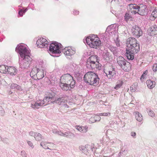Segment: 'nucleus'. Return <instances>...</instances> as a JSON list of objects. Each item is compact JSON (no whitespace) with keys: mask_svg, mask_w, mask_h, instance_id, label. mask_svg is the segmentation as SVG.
<instances>
[{"mask_svg":"<svg viewBox=\"0 0 157 157\" xmlns=\"http://www.w3.org/2000/svg\"><path fill=\"white\" fill-rule=\"evenodd\" d=\"M60 80L59 86L63 90H69L75 87V81L73 79V77L69 74H65L62 75Z\"/></svg>","mask_w":157,"mask_h":157,"instance_id":"1","label":"nucleus"},{"mask_svg":"<svg viewBox=\"0 0 157 157\" xmlns=\"http://www.w3.org/2000/svg\"><path fill=\"white\" fill-rule=\"evenodd\" d=\"M139 45L135 38L131 37L128 38V60L133 59L134 53H137L139 49Z\"/></svg>","mask_w":157,"mask_h":157,"instance_id":"2","label":"nucleus"},{"mask_svg":"<svg viewBox=\"0 0 157 157\" xmlns=\"http://www.w3.org/2000/svg\"><path fill=\"white\" fill-rule=\"evenodd\" d=\"M88 45L90 48L97 49L101 45V42L98 36L96 35H92L86 38Z\"/></svg>","mask_w":157,"mask_h":157,"instance_id":"3","label":"nucleus"},{"mask_svg":"<svg viewBox=\"0 0 157 157\" xmlns=\"http://www.w3.org/2000/svg\"><path fill=\"white\" fill-rule=\"evenodd\" d=\"M16 50L19 52L21 57L23 58V60L29 62L31 61L30 51L27 49L25 46L22 44L18 45L16 47Z\"/></svg>","mask_w":157,"mask_h":157,"instance_id":"4","label":"nucleus"},{"mask_svg":"<svg viewBox=\"0 0 157 157\" xmlns=\"http://www.w3.org/2000/svg\"><path fill=\"white\" fill-rule=\"evenodd\" d=\"M99 79L98 76L94 72L91 71L87 72L85 74L84 77V80L85 82L94 86L98 84Z\"/></svg>","mask_w":157,"mask_h":157,"instance_id":"5","label":"nucleus"},{"mask_svg":"<svg viewBox=\"0 0 157 157\" xmlns=\"http://www.w3.org/2000/svg\"><path fill=\"white\" fill-rule=\"evenodd\" d=\"M104 72L109 78H112L116 75L115 68L109 64H106L104 68Z\"/></svg>","mask_w":157,"mask_h":157,"instance_id":"6","label":"nucleus"},{"mask_svg":"<svg viewBox=\"0 0 157 157\" xmlns=\"http://www.w3.org/2000/svg\"><path fill=\"white\" fill-rule=\"evenodd\" d=\"M30 76L35 80L41 79L44 77L43 70L36 68H34L31 72Z\"/></svg>","mask_w":157,"mask_h":157,"instance_id":"7","label":"nucleus"},{"mask_svg":"<svg viewBox=\"0 0 157 157\" xmlns=\"http://www.w3.org/2000/svg\"><path fill=\"white\" fill-rule=\"evenodd\" d=\"M86 63L87 67L88 68L94 70L98 69V70L101 68V65L99 62L91 61L87 59Z\"/></svg>","mask_w":157,"mask_h":157,"instance_id":"8","label":"nucleus"},{"mask_svg":"<svg viewBox=\"0 0 157 157\" xmlns=\"http://www.w3.org/2000/svg\"><path fill=\"white\" fill-rule=\"evenodd\" d=\"M129 28L131 29L132 33L133 35L139 37L142 35V31L141 29L136 25H134L133 26L131 25H129Z\"/></svg>","mask_w":157,"mask_h":157,"instance_id":"9","label":"nucleus"},{"mask_svg":"<svg viewBox=\"0 0 157 157\" xmlns=\"http://www.w3.org/2000/svg\"><path fill=\"white\" fill-rule=\"evenodd\" d=\"M49 42L47 40L43 38H40L36 41L37 46L38 48H44L47 47Z\"/></svg>","mask_w":157,"mask_h":157,"instance_id":"10","label":"nucleus"},{"mask_svg":"<svg viewBox=\"0 0 157 157\" xmlns=\"http://www.w3.org/2000/svg\"><path fill=\"white\" fill-rule=\"evenodd\" d=\"M117 62L121 66V67L124 71H127L128 67L126 66V61L122 56H119L117 59Z\"/></svg>","mask_w":157,"mask_h":157,"instance_id":"11","label":"nucleus"},{"mask_svg":"<svg viewBox=\"0 0 157 157\" xmlns=\"http://www.w3.org/2000/svg\"><path fill=\"white\" fill-rule=\"evenodd\" d=\"M49 50L53 53H59L60 52L59 47L56 43H52L51 44Z\"/></svg>","mask_w":157,"mask_h":157,"instance_id":"12","label":"nucleus"},{"mask_svg":"<svg viewBox=\"0 0 157 157\" xmlns=\"http://www.w3.org/2000/svg\"><path fill=\"white\" fill-rule=\"evenodd\" d=\"M129 8V10L128 11L129 13H131L132 14H135L138 13V7L135 4H129L128 5Z\"/></svg>","mask_w":157,"mask_h":157,"instance_id":"13","label":"nucleus"},{"mask_svg":"<svg viewBox=\"0 0 157 157\" xmlns=\"http://www.w3.org/2000/svg\"><path fill=\"white\" fill-rule=\"evenodd\" d=\"M40 145L45 149H49L51 150L55 149V144L52 143L42 142L40 143Z\"/></svg>","mask_w":157,"mask_h":157,"instance_id":"14","label":"nucleus"},{"mask_svg":"<svg viewBox=\"0 0 157 157\" xmlns=\"http://www.w3.org/2000/svg\"><path fill=\"white\" fill-rule=\"evenodd\" d=\"M44 105V104L43 100H38L35 103H32L31 107L34 109H38Z\"/></svg>","mask_w":157,"mask_h":157,"instance_id":"15","label":"nucleus"},{"mask_svg":"<svg viewBox=\"0 0 157 157\" xmlns=\"http://www.w3.org/2000/svg\"><path fill=\"white\" fill-rule=\"evenodd\" d=\"M67 98L63 97L59 98H55V101H52L53 104L57 103L59 105L64 104V103L67 102Z\"/></svg>","mask_w":157,"mask_h":157,"instance_id":"16","label":"nucleus"},{"mask_svg":"<svg viewBox=\"0 0 157 157\" xmlns=\"http://www.w3.org/2000/svg\"><path fill=\"white\" fill-rule=\"evenodd\" d=\"M145 5H143L138 7L137 13L141 15H145L147 14V9Z\"/></svg>","mask_w":157,"mask_h":157,"instance_id":"17","label":"nucleus"},{"mask_svg":"<svg viewBox=\"0 0 157 157\" xmlns=\"http://www.w3.org/2000/svg\"><path fill=\"white\" fill-rule=\"evenodd\" d=\"M65 54L68 56H71L75 53V49L71 47L65 48L64 50Z\"/></svg>","mask_w":157,"mask_h":157,"instance_id":"18","label":"nucleus"},{"mask_svg":"<svg viewBox=\"0 0 157 157\" xmlns=\"http://www.w3.org/2000/svg\"><path fill=\"white\" fill-rule=\"evenodd\" d=\"M29 134L31 136H34L35 140L38 141H40L43 138L42 135L38 132L31 131L29 132Z\"/></svg>","mask_w":157,"mask_h":157,"instance_id":"19","label":"nucleus"},{"mask_svg":"<svg viewBox=\"0 0 157 157\" xmlns=\"http://www.w3.org/2000/svg\"><path fill=\"white\" fill-rule=\"evenodd\" d=\"M148 31L151 36H154L157 34V27L156 25H153Z\"/></svg>","mask_w":157,"mask_h":157,"instance_id":"20","label":"nucleus"},{"mask_svg":"<svg viewBox=\"0 0 157 157\" xmlns=\"http://www.w3.org/2000/svg\"><path fill=\"white\" fill-rule=\"evenodd\" d=\"M125 82L126 80L123 78L118 80L116 83V85L114 88L116 90H118L122 86L123 84Z\"/></svg>","mask_w":157,"mask_h":157,"instance_id":"21","label":"nucleus"},{"mask_svg":"<svg viewBox=\"0 0 157 157\" xmlns=\"http://www.w3.org/2000/svg\"><path fill=\"white\" fill-rule=\"evenodd\" d=\"M75 128L82 133H86L88 131V127L87 126L83 127L82 126L76 125Z\"/></svg>","mask_w":157,"mask_h":157,"instance_id":"22","label":"nucleus"},{"mask_svg":"<svg viewBox=\"0 0 157 157\" xmlns=\"http://www.w3.org/2000/svg\"><path fill=\"white\" fill-rule=\"evenodd\" d=\"M7 72L11 75H15L17 73V70L14 67H7Z\"/></svg>","mask_w":157,"mask_h":157,"instance_id":"23","label":"nucleus"},{"mask_svg":"<svg viewBox=\"0 0 157 157\" xmlns=\"http://www.w3.org/2000/svg\"><path fill=\"white\" fill-rule=\"evenodd\" d=\"M146 83L149 88L152 89L155 86L156 83L155 81L148 80H147Z\"/></svg>","mask_w":157,"mask_h":157,"instance_id":"24","label":"nucleus"},{"mask_svg":"<svg viewBox=\"0 0 157 157\" xmlns=\"http://www.w3.org/2000/svg\"><path fill=\"white\" fill-rule=\"evenodd\" d=\"M134 114L135 115L136 119L138 121L140 122L143 120V117L142 114L139 112H135Z\"/></svg>","mask_w":157,"mask_h":157,"instance_id":"25","label":"nucleus"},{"mask_svg":"<svg viewBox=\"0 0 157 157\" xmlns=\"http://www.w3.org/2000/svg\"><path fill=\"white\" fill-rule=\"evenodd\" d=\"M43 101L44 103V104L45 105H46L48 104H50V103L53 104L52 101H55V100H53L52 99H51L48 97L46 96L44 98Z\"/></svg>","mask_w":157,"mask_h":157,"instance_id":"26","label":"nucleus"},{"mask_svg":"<svg viewBox=\"0 0 157 157\" xmlns=\"http://www.w3.org/2000/svg\"><path fill=\"white\" fill-rule=\"evenodd\" d=\"M87 59L91 61H94L95 62H99V58L96 55L91 56Z\"/></svg>","mask_w":157,"mask_h":157,"instance_id":"27","label":"nucleus"},{"mask_svg":"<svg viewBox=\"0 0 157 157\" xmlns=\"http://www.w3.org/2000/svg\"><path fill=\"white\" fill-rule=\"evenodd\" d=\"M7 67L5 65H2L0 66V72L6 74L7 72Z\"/></svg>","mask_w":157,"mask_h":157,"instance_id":"28","label":"nucleus"},{"mask_svg":"<svg viewBox=\"0 0 157 157\" xmlns=\"http://www.w3.org/2000/svg\"><path fill=\"white\" fill-rule=\"evenodd\" d=\"M10 88L13 89L19 90L21 89V87L16 84L12 83L10 86Z\"/></svg>","mask_w":157,"mask_h":157,"instance_id":"29","label":"nucleus"},{"mask_svg":"<svg viewBox=\"0 0 157 157\" xmlns=\"http://www.w3.org/2000/svg\"><path fill=\"white\" fill-rule=\"evenodd\" d=\"M97 118H98L99 121L101 119V117H98L97 116H96V117L95 116L94 117H91V118H90V122H91V123H92L94 122H96V119H97Z\"/></svg>","mask_w":157,"mask_h":157,"instance_id":"30","label":"nucleus"},{"mask_svg":"<svg viewBox=\"0 0 157 157\" xmlns=\"http://www.w3.org/2000/svg\"><path fill=\"white\" fill-rule=\"evenodd\" d=\"M55 94L54 93H50L48 94V95L47 96V97H48L51 99L54 100L55 99Z\"/></svg>","mask_w":157,"mask_h":157,"instance_id":"31","label":"nucleus"},{"mask_svg":"<svg viewBox=\"0 0 157 157\" xmlns=\"http://www.w3.org/2000/svg\"><path fill=\"white\" fill-rule=\"evenodd\" d=\"M151 16H152L155 18L157 17V9L154 10L151 14Z\"/></svg>","mask_w":157,"mask_h":157,"instance_id":"32","label":"nucleus"},{"mask_svg":"<svg viewBox=\"0 0 157 157\" xmlns=\"http://www.w3.org/2000/svg\"><path fill=\"white\" fill-rule=\"evenodd\" d=\"M147 112L149 116L151 117H153L154 116L155 114L150 109H147Z\"/></svg>","mask_w":157,"mask_h":157,"instance_id":"33","label":"nucleus"},{"mask_svg":"<svg viewBox=\"0 0 157 157\" xmlns=\"http://www.w3.org/2000/svg\"><path fill=\"white\" fill-rule=\"evenodd\" d=\"M110 115V113H104L99 114V115L103 116H109Z\"/></svg>","mask_w":157,"mask_h":157,"instance_id":"34","label":"nucleus"},{"mask_svg":"<svg viewBox=\"0 0 157 157\" xmlns=\"http://www.w3.org/2000/svg\"><path fill=\"white\" fill-rule=\"evenodd\" d=\"M26 11V10H25L24 11H23V10H22L21 9V10L19 12V13H18L19 15L21 16H22L23 15V13H25V12Z\"/></svg>","mask_w":157,"mask_h":157,"instance_id":"35","label":"nucleus"},{"mask_svg":"<svg viewBox=\"0 0 157 157\" xmlns=\"http://www.w3.org/2000/svg\"><path fill=\"white\" fill-rule=\"evenodd\" d=\"M53 133L56 134H58L59 135L61 136H63L64 135V134H63V133L62 132H61V131H56L55 132H53Z\"/></svg>","mask_w":157,"mask_h":157,"instance_id":"36","label":"nucleus"},{"mask_svg":"<svg viewBox=\"0 0 157 157\" xmlns=\"http://www.w3.org/2000/svg\"><path fill=\"white\" fill-rule=\"evenodd\" d=\"M152 69L154 71H157V64H154L153 66Z\"/></svg>","mask_w":157,"mask_h":157,"instance_id":"37","label":"nucleus"},{"mask_svg":"<svg viewBox=\"0 0 157 157\" xmlns=\"http://www.w3.org/2000/svg\"><path fill=\"white\" fill-rule=\"evenodd\" d=\"M130 90L132 92H134L136 91L135 86L134 85H132L130 87Z\"/></svg>","mask_w":157,"mask_h":157,"instance_id":"38","label":"nucleus"},{"mask_svg":"<svg viewBox=\"0 0 157 157\" xmlns=\"http://www.w3.org/2000/svg\"><path fill=\"white\" fill-rule=\"evenodd\" d=\"M111 3L113 4H117L119 3V0H112L111 1Z\"/></svg>","mask_w":157,"mask_h":157,"instance_id":"39","label":"nucleus"},{"mask_svg":"<svg viewBox=\"0 0 157 157\" xmlns=\"http://www.w3.org/2000/svg\"><path fill=\"white\" fill-rule=\"evenodd\" d=\"M28 144L32 148H33L34 147V146L33 145V143L31 141H28L27 142Z\"/></svg>","mask_w":157,"mask_h":157,"instance_id":"40","label":"nucleus"},{"mask_svg":"<svg viewBox=\"0 0 157 157\" xmlns=\"http://www.w3.org/2000/svg\"><path fill=\"white\" fill-rule=\"evenodd\" d=\"M131 136L133 137V138H136V133L134 132H132L131 133Z\"/></svg>","mask_w":157,"mask_h":157,"instance_id":"41","label":"nucleus"},{"mask_svg":"<svg viewBox=\"0 0 157 157\" xmlns=\"http://www.w3.org/2000/svg\"><path fill=\"white\" fill-rule=\"evenodd\" d=\"M145 77V75H144L143 74V75H141L140 78V80L142 81H143V79H144Z\"/></svg>","mask_w":157,"mask_h":157,"instance_id":"42","label":"nucleus"},{"mask_svg":"<svg viewBox=\"0 0 157 157\" xmlns=\"http://www.w3.org/2000/svg\"><path fill=\"white\" fill-rule=\"evenodd\" d=\"M74 13L75 15H77L79 14V12L77 10H75L73 12Z\"/></svg>","mask_w":157,"mask_h":157,"instance_id":"43","label":"nucleus"},{"mask_svg":"<svg viewBox=\"0 0 157 157\" xmlns=\"http://www.w3.org/2000/svg\"><path fill=\"white\" fill-rule=\"evenodd\" d=\"M63 134L64 135L63 136H67L69 135V133L68 132H65L64 133H63Z\"/></svg>","mask_w":157,"mask_h":157,"instance_id":"44","label":"nucleus"},{"mask_svg":"<svg viewBox=\"0 0 157 157\" xmlns=\"http://www.w3.org/2000/svg\"><path fill=\"white\" fill-rule=\"evenodd\" d=\"M125 20L127 22L128 21V18H127V13H126L125 16Z\"/></svg>","mask_w":157,"mask_h":157,"instance_id":"45","label":"nucleus"},{"mask_svg":"<svg viewBox=\"0 0 157 157\" xmlns=\"http://www.w3.org/2000/svg\"><path fill=\"white\" fill-rule=\"evenodd\" d=\"M147 70H146L145 71H144V72L143 74L144 75H146L147 74Z\"/></svg>","mask_w":157,"mask_h":157,"instance_id":"46","label":"nucleus"},{"mask_svg":"<svg viewBox=\"0 0 157 157\" xmlns=\"http://www.w3.org/2000/svg\"><path fill=\"white\" fill-rule=\"evenodd\" d=\"M116 44L117 46V47H119V46H120V45L119 42H118V41H116Z\"/></svg>","mask_w":157,"mask_h":157,"instance_id":"47","label":"nucleus"},{"mask_svg":"<svg viewBox=\"0 0 157 157\" xmlns=\"http://www.w3.org/2000/svg\"><path fill=\"white\" fill-rule=\"evenodd\" d=\"M125 55L126 56L128 57V49H126V52Z\"/></svg>","mask_w":157,"mask_h":157,"instance_id":"48","label":"nucleus"},{"mask_svg":"<svg viewBox=\"0 0 157 157\" xmlns=\"http://www.w3.org/2000/svg\"><path fill=\"white\" fill-rule=\"evenodd\" d=\"M130 17H129V16H128V20H129V19H130Z\"/></svg>","mask_w":157,"mask_h":157,"instance_id":"49","label":"nucleus"},{"mask_svg":"<svg viewBox=\"0 0 157 157\" xmlns=\"http://www.w3.org/2000/svg\"><path fill=\"white\" fill-rule=\"evenodd\" d=\"M65 105L66 106H67V104H65Z\"/></svg>","mask_w":157,"mask_h":157,"instance_id":"50","label":"nucleus"}]
</instances>
